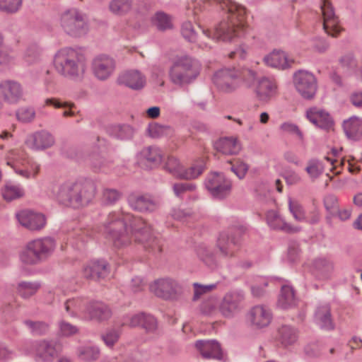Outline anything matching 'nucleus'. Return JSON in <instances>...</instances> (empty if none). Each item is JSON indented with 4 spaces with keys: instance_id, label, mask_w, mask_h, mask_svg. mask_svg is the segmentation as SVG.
I'll list each match as a JSON object with an SVG mask.
<instances>
[{
    "instance_id": "62",
    "label": "nucleus",
    "mask_w": 362,
    "mask_h": 362,
    "mask_svg": "<svg viewBox=\"0 0 362 362\" xmlns=\"http://www.w3.org/2000/svg\"><path fill=\"white\" fill-rule=\"evenodd\" d=\"M194 296L193 300H197L203 294L207 293L216 287V284L202 285L199 283H194Z\"/></svg>"
},
{
    "instance_id": "8",
    "label": "nucleus",
    "mask_w": 362,
    "mask_h": 362,
    "mask_svg": "<svg viewBox=\"0 0 362 362\" xmlns=\"http://www.w3.org/2000/svg\"><path fill=\"white\" fill-rule=\"evenodd\" d=\"M245 232L246 228L239 226L230 228L227 232L220 233L216 246L221 255L226 258L234 257L237 248L240 245L241 238Z\"/></svg>"
},
{
    "instance_id": "63",
    "label": "nucleus",
    "mask_w": 362,
    "mask_h": 362,
    "mask_svg": "<svg viewBox=\"0 0 362 362\" xmlns=\"http://www.w3.org/2000/svg\"><path fill=\"white\" fill-rule=\"evenodd\" d=\"M141 327L147 333H155L158 328L157 321L154 317L150 315H144L141 321Z\"/></svg>"
},
{
    "instance_id": "56",
    "label": "nucleus",
    "mask_w": 362,
    "mask_h": 362,
    "mask_svg": "<svg viewBox=\"0 0 362 362\" xmlns=\"http://www.w3.org/2000/svg\"><path fill=\"white\" fill-rule=\"evenodd\" d=\"M288 208L290 212L293 214V218L297 221H306L305 211L300 204H298L296 202H293L291 199H289Z\"/></svg>"
},
{
    "instance_id": "49",
    "label": "nucleus",
    "mask_w": 362,
    "mask_h": 362,
    "mask_svg": "<svg viewBox=\"0 0 362 362\" xmlns=\"http://www.w3.org/2000/svg\"><path fill=\"white\" fill-rule=\"evenodd\" d=\"M230 170L239 178L243 179L245 177L247 172L248 171L249 166L243 160L240 159H234L229 160Z\"/></svg>"
},
{
    "instance_id": "12",
    "label": "nucleus",
    "mask_w": 362,
    "mask_h": 362,
    "mask_svg": "<svg viewBox=\"0 0 362 362\" xmlns=\"http://www.w3.org/2000/svg\"><path fill=\"white\" fill-rule=\"evenodd\" d=\"M213 83L224 93H231L239 87L238 69L224 68L218 70L213 76Z\"/></svg>"
},
{
    "instance_id": "39",
    "label": "nucleus",
    "mask_w": 362,
    "mask_h": 362,
    "mask_svg": "<svg viewBox=\"0 0 362 362\" xmlns=\"http://www.w3.org/2000/svg\"><path fill=\"white\" fill-rule=\"evenodd\" d=\"M296 297L293 288L288 285L281 286V293L278 299V305L283 309L295 305Z\"/></svg>"
},
{
    "instance_id": "5",
    "label": "nucleus",
    "mask_w": 362,
    "mask_h": 362,
    "mask_svg": "<svg viewBox=\"0 0 362 362\" xmlns=\"http://www.w3.org/2000/svg\"><path fill=\"white\" fill-rule=\"evenodd\" d=\"M127 218L132 221L129 232L131 239L134 238L135 242L142 244L146 250L153 252H161L160 241L153 234L151 226L141 218L135 216Z\"/></svg>"
},
{
    "instance_id": "41",
    "label": "nucleus",
    "mask_w": 362,
    "mask_h": 362,
    "mask_svg": "<svg viewBox=\"0 0 362 362\" xmlns=\"http://www.w3.org/2000/svg\"><path fill=\"white\" fill-rule=\"evenodd\" d=\"M40 287V284L37 281H21L18 284L16 290L20 296L23 298H29L34 296Z\"/></svg>"
},
{
    "instance_id": "64",
    "label": "nucleus",
    "mask_w": 362,
    "mask_h": 362,
    "mask_svg": "<svg viewBox=\"0 0 362 362\" xmlns=\"http://www.w3.org/2000/svg\"><path fill=\"white\" fill-rule=\"evenodd\" d=\"M324 204L327 211L332 215L335 216L339 208L338 199L333 194H328L324 199Z\"/></svg>"
},
{
    "instance_id": "53",
    "label": "nucleus",
    "mask_w": 362,
    "mask_h": 362,
    "mask_svg": "<svg viewBox=\"0 0 362 362\" xmlns=\"http://www.w3.org/2000/svg\"><path fill=\"white\" fill-rule=\"evenodd\" d=\"M310 177L315 180L324 171L322 163L317 160H310L305 168Z\"/></svg>"
},
{
    "instance_id": "28",
    "label": "nucleus",
    "mask_w": 362,
    "mask_h": 362,
    "mask_svg": "<svg viewBox=\"0 0 362 362\" xmlns=\"http://www.w3.org/2000/svg\"><path fill=\"white\" fill-rule=\"evenodd\" d=\"M276 88L277 86L274 80L262 76L255 87V92L260 100L267 102L276 95Z\"/></svg>"
},
{
    "instance_id": "29",
    "label": "nucleus",
    "mask_w": 362,
    "mask_h": 362,
    "mask_svg": "<svg viewBox=\"0 0 362 362\" xmlns=\"http://www.w3.org/2000/svg\"><path fill=\"white\" fill-rule=\"evenodd\" d=\"M264 61L267 65L282 70L290 68L294 63L293 59H289L288 54L281 50L273 51L264 57Z\"/></svg>"
},
{
    "instance_id": "38",
    "label": "nucleus",
    "mask_w": 362,
    "mask_h": 362,
    "mask_svg": "<svg viewBox=\"0 0 362 362\" xmlns=\"http://www.w3.org/2000/svg\"><path fill=\"white\" fill-rule=\"evenodd\" d=\"M296 331L291 327L283 325L278 329L276 339L282 346H287L293 344L297 340Z\"/></svg>"
},
{
    "instance_id": "13",
    "label": "nucleus",
    "mask_w": 362,
    "mask_h": 362,
    "mask_svg": "<svg viewBox=\"0 0 362 362\" xmlns=\"http://www.w3.org/2000/svg\"><path fill=\"white\" fill-rule=\"evenodd\" d=\"M164 168L175 177L183 180H191L197 177L203 173L204 165L202 163H200L193 165L188 169H185L183 166L180 164L177 158L168 157L165 163Z\"/></svg>"
},
{
    "instance_id": "36",
    "label": "nucleus",
    "mask_w": 362,
    "mask_h": 362,
    "mask_svg": "<svg viewBox=\"0 0 362 362\" xmlns=\"http://www.w3.org/2000/svg\"><path fill=\"white\" fill-rule=\"evenodd\" d=\"M313 265L314 274L320 279L328 278L334 269L333 263L323 257L315 259Z\"/></svg>"
},
{
    "instance_id": "43",
    "label": "nucleus",
    "mask_w": 362,
    "mask_h": 362,
    "mask_svg": "<svg viewBox=\"0 0 362 362\" xmlns=\"http://www.w3.org/2000/svg\"><path fill=\"white\" fill-rule=\"evenodd\" d=\"M148 135L153 139H158L171 133L170 126L161 125L156 122L150 123L146 129Z\"/></svg>"
},
{
    "instance_id": "2",
    "label": "nucleus",
    "mask_w": 362,
    "mask_h": 362,
    "mask_svg": "<svg viewBox=\"0 0 362 362\" xmlns=\"http://www.w3.org/2000/svg\"><path fill=\"white\" fill-rule=\"evenodd\" d=\"M128 216H134L110 212L103 223L106 238L112 243L115 247H122L131 242L129 232L132 221L129 220Z\"/></svg>"
},
{
    "instance_id": "16",
    "label": "nucleus",
    "mask_w": 362,
    "mask_h": 362,
    "mask_svg": "<svg viewBox=\"0 0 362 362\" xmlns=\"http://www.w3.org/2000/svg\"><path fill=\"white\" fill-rule=\"evenodd\" d=\"M76 187V181H65L54 185L52 192L60 204L74 208Z\"/></svg>"
},
{
    "instance_id": "46",
    "label": "nucleus",
    "mask_w": 362,
    "mask_h": 362,
    "mask_svg": "<svg viewBox=\"0 0 362 362\" xmlns=\"http://www.w3.org/2000/svg\"><path fill=\"white\" fill-rule=\"evenodd\" d=\"M2 195L4 199L11 202L22 197L24 195V191L20 186L8 184L5 185Z\"/></svg>"
},
{
    "instance_id": "25",
    "label": "nucleus",
    "mask_w": 362,
    "mask_h": 362,
    "mask_svg": "<svg viewBox=\"0 0 362 362\" xmlns=\"http://www.w3.org/2000/svg\"><path fill=\"white\" fill-rule=\"evenodd\" d=\"M128 203L132 209L139 212H153L158 207V203L149 195L130 194Z\"/></svg>"
},
{
    "instance_id": "4",
    "label": "nucleus",
    "mask_w": 362,
    "mask_h": 362,
    "mask_svg": "<svg viewBox=\"0 0 362 362\" xmlns=\"http://www.w3.org/2000/svg\"><path fill=\"white\" fill-rule=\"evenodd\" d=\"M200 73L197 61L189 56L178 57L170 69V78L173 83L184 86L194 81Z\"/></svg>"
},
{
    "instance_id": "23",
    "label": "nucleus",
    "mask_w": 362,
    "mask_h": 362,
    "mask_svg": "<svg viewBox=\"0 0 362 362\" xmlns=\"http://www.w3.org/2000/svg\"><path fill=\"white\" fill-rule=\"evenodd\" d=\"M195 346L205 359L221 361L223 358L221 345L216 340H199L196 342Z\"/></svg>"
},
{
    "instance_id": "60",
    "label": "nucleus",
    "mask_w": 362,
    "mask_h": 362,
    "mask_svg": "<svg viewBox=\"0 0 362 362\" xmlns=\"http://www.w3.org/2000/svg\"><path fill=\"white\" fill-rule=\"evenodd\" d=\"M21 4V0H0V10L8 13H16Z\"/></svg>"
},
{
    "instance_id": "31",
    "label": "nucleus",
    "mask_w": 362,
    "mask_h": 362,
    "mask_svg": "<svg viewBox=\"0 0 362 362\" xmlns=\"http://www.w3.org/2000/svg\"><path fill=\"white\" fill-rule=\"evenodd\" d=\"M266 218L268 225L274 230H279L288 233H297L300 230V227L293 226L286 223L276 211H269Z\"/></svg>"
},
{
    "instance_id": "20",
    "label": "nucleus",
    "mask_w": 362,
    "mask_h": 362,
    "mask_svg": "<svg viewBox=\"0 0 362 362\" xmlns=\"http://www.w3.org/2000/svg\"><path fill=\"white\" fill-rule=\"evenodd\" d=\"M321 10L323 14V28L327 35L337 37L340 33L338 27V18L334 14V8L329 0H323Z\"/></svg>"
},
{
    "instance_id": "54",
    "label": "nucleus",
    "mask_w": 362,
    "mask_h": 362,
    "mask_svg": "<svg viewBox=\"0 0 362 362\" xmlns=\"http://www.w3.org/2000/svg\"><path fill=\"white\" fill-rule=\"evenodd\" d=\"M45 103L47 105L54 106L56 108H66L68 107L69 110H65L63 112L64 117H72L75 115V112L72 110V109L75 107L74 104L69 103H62L57 99L55 98H48L45 100Z\"/></svg>"
},
{
    "instance_id": "35",
    "label": "nucleus",
    "mask_w": 362,
    "mask_h": 362,
    "mask_svg": "<svg viewBox=\"0 0 362 362\" xmlns=\"http://www.w3.org/2000/svg\"><path fill=\"white\" fill-rule=\"evenodd\" d=\"M107 134L117 140L124 141L132 139L134 136V130L129 124H113L107 128Z\"/></svg>"
},
{
    "instance_id": "21",
    "label": "nucleus",
    "mask_w": 362,
    "mask_h": 362,
    "mask_svg": "<svg viewBox=\"0 0 362 362\" xmlns=\"http://www.w3.org/2000/svg\"><path fill=\"white\" fill-rule=\"evenodd\" d=\"M16 216L19 223L30 230H40L46 223L44 215L29 210L21 211Z\"/></svg>"
},
{
    "instance_id": "10",
    "label": "nucleus",
    "mask_w": 362,
    "mask_h": 362,
    "mask_svg": "<svg viewBox=\"0 0 362 362\" xmlns=\"http://www.w3.org/2000/svg\"><path fill=\"white\" fill-rule=\"evenodd\" d=\"M293 82L302 98L311 100L315 97L317 90V81L313 74L300 69L293 74Z\"/></svg>"
},
{
    "instance_id": "61",
    "label": "nucleus",
    "mask_w": 362,
    "mask_h": 362,
    "mask_svg": "<svg viewBox=\"0 0 362 362\" xmlns=\"http://www.w3.org/2000/svg\"><path fill=\"white\" fill-rule=\"evenodd\" d=\"M196 188L194 184L189 182L175 183L173 186V192L177 197H182L186 192H193Z\"/></svg>"
},
{
    "instance_id": "6",
    "label": "nucleus",
    "mask_w": 362,
    "mask_h": 362,
    "mask_svg": "<svg viewBox=\"0 0 362 362\" xmlns=\"http://www.w3.org/2000/svg\"><path fill=\"white\" fill-rule=\"evenodd\" d=\"M55 247L54 240L44 238L35 240L27 245L21 254V260L25 264H36L47 259Z\"/></svg>"
},
{
    "instance_id": "11",
    "label": "nucleus",
    "mask_w": 362,
    "mask_h": 362,
    "mask_svg": "<svg viewBox=\"0 0 362 362\" xmlns=\"http://www.w3.org/2000/svg\"><path fill=\"white\" fill-rule=\"evenodd\" d=\"M206 189L215 199H223L229 196L232 189V182L223 173H211L204 181Z\"/></svg>"
},
{
    "instance_id": "48",
    "label": "nucleus",
    "mask_w": 362,
    "mask_h": 362,
    "mask_svg": "<svg viewBox=\"0 0 362 362\" xmlns=\"http://www.w3.org/2000/svg\"><path fill=\"white\" fill-rule=\"evenodd\" d=\"M90 165L95 171L105 170L112 163V160L100 154H94L90 158Z\"/></svg>"
},
{
    "instance_id": "9",
    "label": "nucleus",
    "mask_w": 362,
    "mask_h": 362,
    "mask_svg": "<svg viewBox=\"0 0 362 362\" xmlns=\"http://www.w3.org/2000/svg\"><path fill=\"white\" fill-rule=\"evenodd\" d=\"M150 290L156 296L165 300H177L184 293L182 284L170 277L155 280L150 285Z\"/></svg>"
},
{
    "instance_id": "3",
    "label": "nucleus",
    "mask_w": 362,
    "mask_h": 362,
    "mask_svg": "<svg viewBox=\"0 0 362 362\" xmlns=\"http://www.w3.org/2000/svg\"><path fill=\"white\" fill-rule=\"evenodd\" d=\"M54 66L62 76L76 79L84 73L86 59L82 53L71 48H64L55 54Z\"/></svg>"
},
{
    "instance_id": "27",
    "label": "nucleus",
    "mask_w": 362,
    "mask_h": 362,
    "mask_svg": "<svg viewBox=\"0 0 362 362\" xmlns=\"http://www.w3.org/2000/svg\"><path fill=\"white\" fill-rule=\"evenodd\" d=\"M0 94L8 103H16L23 95L20 83L14 81H4L0 83Z\"/></svg>"
},
{
    "instance_id": "18",
    "label": "nucleus",
    "mask_w": 362,
    "mask_h": 362,
    "mask_svg": "<svg viewBox=\"0 0 362 362\" xmlns=\"http://www.w3.org/2000/svg\"><path fill=\"white\" fill-rule=\"evenodd\" d=\"M95 76L101 81L107 79L115 69V61L108 55L100 54L92 62Z\"/></svg>"
},
{
    "instance_id": "44",
    "label": "nucleus",
    "mask_w": 362,
    "mask_h": 362,
    "mask_svg": "<svg viewBox=\"0 0 362 362\" xmlns=\"http://www.w3.org/2000/svg\"><path fill=\"white\" fill-rule=\"evenodd\" d=\"M122 197V193L113 188H104L102 192L101 202L104 205H113Z\"/></svg>"
},
{
    "instance_id": "30",
    "label": "nucleus",
    "mask_w": 362,
    "mask_h": 362,
    "mask_svg": "<svg viewBox=\"0 0 362 362\" xmlns=\"http://www.w3.org/2000/svg\"><path fill=\"white\" fill-rule=\"evenodd\" d=\"M307 118L317 127L328 130L334 124V122L329 114L324 110L312 108L307 111Z\"/></svg>"
},
{
    "instance_id": "32",
    "label": "nucleus",
    "mask_w": 362,
    "mask_h": 362,
    "mask_svg": "<svg viewBox=\"0 0 362 362\" xmlns=\"http://www.w3.org/2000/svg\"><path fill=\"white\" fill-rule=\"evenodd\" d=\"M315 322L321 329L332 330L334 328L329 305H319L315 313Z\"/></svg>"
},
{
    "instance_id": "26",
    "label": "nucleus",
    "mask_w": 362,
    "mask_h": 362,
    "mask_svg": "<svg viewBox=\"0 0 362 362\" xmlns=\"http://www.w3.org/2000/svg\"><path fill=\"white\" fill-rule=\"evenodd\" d=\"M85 314L90 320L105 321L112 316V310L108 305L102 302H90L84 310Z\"/></svg>"
},
{
    "instance_id": "58",
    "label": "nucleus",
    "mask_w": 362,
    "mask_h": 362,
    "mask_svg": "<svg viewBox=\"0 0 362 362\" xmlns=\"http://www.w3.org/2000/svg\"><path fill=\"white\" fill-rule=\"evenodd\" d=\"M181 33L183 37L190 42H196L197 40V33L190 21H186L182 23Z\"/></svg>"
},
{
    "instance_id": "55",
    "label": "nucleus",
    "mask_w": 362,
    "mask_h": 362,
    "mask_svg": "<svg viewBox=\"0 0 362 362\" xmlns=\"http://www.w3.org/2000/svg\"><path fill=\"white\" fill-rule=\"evenodd\" d=\"M83 300L82 298H71L66 300L64 303L66 311L71 316H75L77 312L82 310Z\"/></svg>"
},
{
    "instance_id": "40",
    "label": "nucleus",
    "mask_w": 362,
    "mask_h": 362,
    "mask_svg": "<svg viewBox=\"0 0 362 362\" xmlns=\"http://www.w3.org/2000/svg\"><path fill=\"white\" fill-rule=\"evenodd\" d=\"M141 155L151 167L159 165L163 158L160 149L156 146H148L144 148L141 151Z\"/></svg>"
},
{
    "instance_id": "1",
    "label": "nucleus",
    "mask_w": 362,
    "mask_h": 362,
    "mask_svg": "<svg viewBox=\"0 0 362 362\" xmlns=\"http://www.w3.org/2000/svg\"><path fill=\"white\" fill-rule=\"evenodd\" d=\"M206 6H216L226 11L227 15V20L221 21L214 32L199 25L203 34L209 39L230 42L244 34L246 18V9L244 6L231 0H202L194 6V14L206 9Z\"/></svg>"
},
{
    "instance_id": "37",
    "label": "nucleus",
    "mask_w": 362,
    "mask_h": 362,
    "mask_svg": "<svg viewBox=\"0 0 362 362\" xmlns=\"http://www.w3.org/2000/svg\"><path fill=\"white\" fill-rule=\"evenodd\" d=\"M32 138V148L35 150H41L49 148L54 143V139L52 135L45 131L36 132L33 135Z\"/></svg>"
},
{
    "instance_id": "51",
    "label": "nucleus",
    "mask_w": 362,
    "mask_h": 362,
    "mask_svg": "<svg viewBox=\"0 0 362 362\" xmlns=\"http://www.w3.org/2000/svg\"><path fill=\"white\" fill-rule=\"evenodd\" d=\"M24 324L35 335H43L48 331L49 326L45 322L27 320L24 321Z\"/></svg>"
},
{
    "instance_id": "24",
    "label": "nucleus",
    "mask_w": 362,
    "mask_h": 362,
    "mask_svg": "<svg viewBox=\"0 0 362 362\" xmlns=\"http://www.w3.org/2000/svg\"><path fill=\"white\" fill-rule=\"evenodd\" d=\"M119 85L133 90H141L146 85V77L138 70H129L120 74L117 78Z\"/></svg>"
},
{
    "instance_id": "14",
    "label": "nucleus",
    "mask_w": 362,
    "mask_h": 362,
    "mask_svg": "<svg viewBox=\"0 0 362 362\" xmlns=\"http://www.w3.org/2000/svg\"><path fill=\"white\" fill-rule=\"evenodd\" d=\"M97 187L95 182L90 179H82L76 181L74 208L88 205L95 198Z\"/></svg>"
},
{
    "instance_id": "17",
    "label": "nucleus",
    "mask_w": 362,
    "mask_h": 362,
    "mask_svg": "<svg viewBox=\"0 0 362 362\" xmlns=\"http://www.w3.org/2000/svg\"><path fill=\"white\" fill-rule=\"evenodd\" d=\"M110 272V265L105 259H93L84 267L83 276L86 279L100 281L106 278Z\"/></svg>"
},
{
    "instance_id": "19",
    "label": "nucleus",
    "mask_w": 362,
    "mask_h": 362,
    "mask_svg": "<svg viewBox=\"0 0 362 362\" xmlns=\"http://www.w3.org/2000/svg\"><path fill=\"white\" fill-rule=\"evenodd\" d=\"M244 299L242 293L230 292L226 293L223 298L218 309L223 316L231 317L240 310V304Z\"/></svg>"
},
{
    "instance_id": "42",
    "label": "nucleus",
    "mask_w": 362,
    "mask_h": 362,
    "mask_svg": "<svg viewBox=\"0 0 362 362\" xmlns=\"http://www.w3.org/2000/svg\"><path fill=\"white\" fill-rule=\"evenodd\" d=\"M261 77L257 71L249 68L238 70V79L241 78L247 87H256Z\"/></svg>"
},
{
    "instance_id": "50",
    "label": "nucleus",
    "mask_w": 362,
    "mask_h": 362,
    "mask_svg": "<svg viewBox=\"0 0 362 362\" xmlns=\"http://www.w3.org/2000/svg\"><path fill=\"white\" fill-rule=\"evenodd\" d=\"M78 356L83 361H95L100 356V350L95 346L81 347L78 350Z\"/></svg>"
},
{
    "instance_id": "15",
    "label": "nucleus",
    "mask_w": 362,
    "mask_h": 362,
    "mask_svg": "<svg viewBox=\"0 0 362 362\" xmlns=\"http://www.w3.org/2000/svg\"><path fill=\"white\" fill-rule=\"evenodd\" d=\"M35 360L37 362H52L60 351V346L54 341L38 340L33 344Z\"/></svg>"
},
{
    "instance_id": "7",
    "label": "nucleus",
    "mask_w": 362,
    "mask_h": 362,
    "mask_svg": "<svg viewBox=\"0 0 362 362\" xmlns=\"http://www.w3.org/2000/svg\"><path fill=\"white\" fill-rule=\"evenodd\" d=\"M60 25L64 33L72 37L83 36L88 30L86 15L76 8L66 9L62 13Z\"/></svg>"
},
{
    "instance_id": "59",
    "label": "nucleus",
    "mask_w": 362,
    "mask_h": 362,
    "mask_svg": "<svg viewBox=\"0 0 362 362\" xmlns=\"http://www.w3.org/2000/svg\"><path fill=\"white\" fill-rule=\"evenodd\" d=\"M16 117L22 122H30L35 117V111L33 107H23L16 112Z\"/></svg>"
},
{
    "instance_id": "52",
    "label": "nucleus",
    "mask_w": 362,
    "mask_h": 362,
    "mask_svg": "<svg viewBox=\"0 0 362 362\" xmlns=\"http://www.w3.org/2000/svg\"><path fill=\"white\" fill-rule=\"evenodd\" d=\"M153 23L159 30L164 31L172 28L169 16L163 12H158L155 15Z\"/></svg>"
},
{
    "instance_id": "57",
    "label": "nucleus",
    "mask_w": 362,
    "mask_h": 362,
    "mask_svg": "<svg viewBox=\"0 0 362 362\" xmlns=\"http://www.w3.org/2000/svg\"><path fill=\"white\" fill-rule=\"evenodd\" d=\"M120 334L121 332L119 329L112 328L107 329L101 337L107 346L112 347L119 340Z\"/></svg>"
},
{
    "instance_id": "34",
    "label": "nucleus",
    "mask_w": 362,
    "mask_h": 362,
    "mask_svg": "<svg viewBox=\"0 0 362 362\" xmlns=\"http://www.w3.org/2000/svg\"><path fill=\"white\" fill-rule=\"evenodd\" d=\"M214 148L225 155L237 154L240 151V146L233 137H223L217 140L214 144Z\"/></svg>"
},
{
    "instance_id": "22",
    "label": "nucleus",
    "mask_w": 362,
    "mask_h": 362,
    "mask_svg": "<svg viewBox=\"0 0 362 362\" xmlns=\"http://www.w3.org/2000/svg\"><path fill=\"white\" fill-rule=\"evenodd\" d=\"M272 315L269 309L263 305L252 307L247 313L250 325L255 328H263L269 325Z\"/></svg>"
},
{
    "instance_id": "47",
    "label": "nucleus",
    "mask_w": 362,
    "mask_h": 362,
    "mask_svg": "<svg viewBox=\"0 0 362 362\" xmlns=\"http://www.w3.org/2000/svg\"><path fill=\"white\" fill-rule=\"evenodd\" d=\"M199 258L209 267L214 269L216 266V260L214 252L205 246H201L197 250Z\"/></svg>"
},
{
    "instance_id": "45",
    "label": "nucleus",
    "mask_w": 362,
    "mask_h": 362,
    "mask_svg": "<svg viewBox=\"0 0 362 362\" xmlns=\"http://www.w3.org/2000/svg\"><path fill=\"white\" fill-rule=\"evenodd\" d=\"M131 0H112L109 8L111 12L117 15H123L130 11L132 8Z\"/></svg>"
},
{
    "instance_id": "33",
    "label": "nucleus",
    "mask_w": 362,
    "mask_h": 362,
    "mask_svg": "<svg viewBox=\"0 0 362 362\" xmlns=\"http://www.w3.org/2000/svg\"><path fill=\"white\" fill-rule=\"evenodd\" d=\"M343 129L346 136L352 140L362 139V119L353 116L343 122Z\"/></svg>"
}]
</instances>
